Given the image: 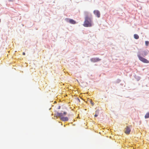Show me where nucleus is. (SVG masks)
Segmentation results:
<instances>
[{
  "instance_id": "nucleus-1",
  "label": "nucleus",
  "mask_w": 149,
  "mask_h": 149,
  "mask_svg": "<svg viewBox=\"0 0 149 149\" xmlns=\"http://www.w3.org/2000/svg\"><path fill=\"white\" fill-rule=\"evenodd\" d=\"M84 13L85 15V20L83 24V26L86 27L91 26L92 22V14L86 11Z\"/></svg>"
},
{
  "instance_id": "nucleus-2",
  "label": "nucleus",
  "mask_w": 149,
  "mask_h": 149,
  "mask_svg": "<svg viewBox=\"0 0 149 149\" xmlns=\"http://www.w3.org/2000/svg\"><path fill=\"white\" fill-rule=\"evenodd\" d=\"M67 113L66 112H64L63 113H60L57 112L55 115L56 116L60 117L61 120L64 121H68V118L67 117H64V116H65Z\"/></svg>"
},
{
  "instance_id": "nucleus-3",
  "label": "nucleus",
  "mask_w": 149,
  "mask_h": 149,
  "mask_svg": "<svg viewBox=\"0 0 149 149\" xmlns=\"http://www.w3.org/2000/svg\"><path fill=\"white\" fill-rule=\"evenodd\" d=\"M137 56L139 58V59L141 62L145 63H149V61L147 60L146 59L141 56L140 54H138Z\"/></svg>"
},
{
  "instance_id": "nucleus-4",
  "label": "nucleus",
  "mask_w": 149,
  "mask_h": 149,
  "mask_svg": "<svg viewBox=\"0 0 149 149\" xmlns=\"http://www.w3.org/2000/svg\"><path fill=\"white\" fill-rule=\"evenodd\" d=\"M65 20L67 22H69L71 24H75L76 23V22L72 19L66 18L65 19Z\"/></svg>"
},
{
  "instance_id": "nucleus-5",
  "label": "nucleus",
  "mask_w": 149,
  "mask_h": 149,
  "mask_svg": "<svg viewBox=\"0 0 149 149\" xmlns=\"http://www.w3.org/2000/svg\"><path fill=\"white\" fill-rule=\"evenodd\" d=\"M94 14L96 15L97 17H100V14L99 11L97 10H94L93 11Z\"/></svg>"
},
{
  "instance_id": "nucleus-6",
  "label": "nucleus",
  "mask_w": 149,
  "mask_h": 149,
  "mask_svg": "<svg viewBox=\"0 0 149 149\" xmlns=\"http://www.w3.org/2000/svg\"><path fill=\"white\" fill-rule=\"evenodd\" d=\"M101 59L99 58H92L91 59V61L93 62H95L100 61Z\"/></svg>"
},
{
  "instance_id": "nucleus-7",
  "label": "nucleus",
  "mask_w": 149,
  "mask_h": 149,
  "mask_svg": "<svg viewBox=\"0 0 149 149\" xmlns=\"http://www.w3.org/2000/svg\"><path fill=\"white\" fill-rule=\"evenodd\" d=\"M131 131L130 128L128 126H127L125 128V133L127 134H129Z\"/></svg>"
},
{
  "instance_id": "nucleus-8",
  "label": "nucleus",
  "mask_w": 149,
  "mask_h": 149,
  "mask_svg": "<svg viewBox=\"0 0 149 149\" xmlns=\"http://www.w3.org/2000/svg\"><path fill=\"white\" fill-rule=\"evenodd\" d=\"M148 52L146 51H144L143 52L142 55L144 57L146 56L148 54Z\"/></svg>"
},
{
  "instance_id": "nucleus-9",
  "label": "nucleus",
  "mask_w": 149,
  "mask_h": 149,
  "mask_svg": "<svg viewBox=\"0 0 149 149\" xmlns=\"http://www.w3.org/2000/svg\"><path fill=\"white\" fill-rule=\"evenodd\" d=\"M139 37L137 34H134V38L135 39H137L139 38Z\"/></svg>"
},
{
  "instance_id": "nucleus-10",
  "label": "nucleus",
  "mask_w": 149,
  "mask_h": 149,
  "mask_svg": "<svg viewBox=\"0 0 149 149\" xmlns=\"http://www.w3.org/2000/svg\"><path fill=\"white\" fill-rule=\"evenodd\" d=\"M145 117L146 118H149V112L147 113L145 115Z\"/></svg>"
},
{
  "instance_id": "nucleus-11",
  "label": "nucleus",
  "mask_w": 149,
  "mask_h": 149,
  "mask_svg": "<svg viewBox=\"0 0 149 149\" xmlns=\"http://www.w3.org/2000/svg\"><path fill=\"white\" fill-rule=\"evenodd\" d=\"M149 44V42L147 41H145V45L146 46H148Z\"/></svg>"
},
{
  "instance_id": "nucleus-12",
  "label": "nucleus",
  "mask_w": 149,
  "mask_h": 149,
  "mask_svg": "<svg viewBox=\"0 0 149 149\" xmlns=\"http://www.w3.org/2000/svg\"><path fill=\"white\" fill-rule=\"evenodd\" d=\"M99 113V111H96V112H95V114H98Z\"/></svg>"
},
{
  "instance_id": "nucleus-13",
  "label": "nucleus",
  "mask_w": 149,
  "mask_h": 149,
  "mask_svg": "<svg viewBox=\"0 0 149 149\" xmlns=\"http://www.w3.org/2000/svg\"><path fill=\"white\" fill-rule=\"evenodd\" d=\"M91 103L92 104V105L93 106L94 105V104L92 102V101H91Z\"/></svg>"
},
{
  "instance_id": "nucleus-14",
  "label": "nucleus",
  "mask_w": 149,
  "mask_h": 149,
  "mask_svg": "<svg viewBox=\"0 0 149 149\" xmlns=\"http://www.w3.org/2000/svg\"><path fill=\"white\" fill-rule=\"evenodd\" d=\"M98 114H95L94 115V116L95 117H96L97 116H98Z\"/></svg>"
},
{
  "instance_id": "nucleus-15",
  "label": "nucleus",
  "mask_w": 149,
  "mask_h": 149,
  "mask_svg": "<svg viewBox=\"0 0 149 149\" xmlns=\"http://www.w3.org/2000/svg\"><path fill=\"white\" fill-rule=\"evenodd\" d=\"M22 54H23V55H25V53L24 52Z\"/></svg>"
},
{
  "instance_id": "nucleus-16",
  "label": "nucleus",
  "mask_w": 149,
  "mask_h": 149,
  "mask_svg": "<svg viewBox=\"0 0 149 149\" xmlns=\"http://www.w3.org/2000/svg\"><path fill=\"white\" fill-rule=\"evenodd\" d=\"M60 109V106H59V107H58V109Z\"/></svg>"
}]
</instances>
